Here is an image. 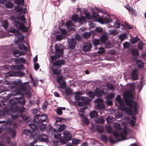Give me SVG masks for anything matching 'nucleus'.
<instances>
[{
  "label": "nucleus",
  "instance_id": "53",
  "mask_svg": "<svg viewBox=\"0 0 146 146\" xmlns=\"http://www.w3.org/2000/svg\"><path fill=\"white\" fill-rule=\"evenodd\" d=\"M94 102L98 104H100L104 102L103 100L101 98H97L94 100Z\"/></svg>",
  "mask_w": 146,
  "mask_h": 146
},
{
  "label": "nucleus",
  "instance_id": "63",
  "mask_svg": "<svg viewBox=\"0 0 146 146\" xmlns=\"http://www.w3.org/2000/svg\"><path fill=\"white\" fill-rule=\"evenodd\" d=\"M66 82L65 81L63 82L59 83L60 86V87L61 89H64L66 87Z\"/></svg>",
  "mask_w": 146,
  "mask_h": 146
},
{
  "label": "nucleus",
  "instance_id": "55",
  "mask_svg": "<svg viewBox=\"0 0 146 146\" xmlns=\"http://www.w3.org/2000/svg\"><path fill=\"white\" fill-rule=\"evenodd\" d=\"M127 35L125 34H121L119 36V39L121 40V42L126 38Z\"/></svg>",
  "mask_w": 146,
  "mask_h": 146
},
{
  "label": "nucleus",
  "instance_id": "39",
  "mask_svg": "<svg viewBox=\"0 0 146 146\" xmlns=\"http://www.w3.org/2000/svg\"><path fill=\"white\" fill-rule=\"evenodd\" d=\"M15 9L17 12H21L23 13H26V11H23V9L20 7H15Z\"/></svg>",
  "mask_w": 146,
  "mask_h": 146
},
{
  "label": "nucleus",
  "instance_id": "28",
  "mask_svg": "<svg viewBox=\"0 0 146 146\" xmlns=\"http://www.w3.org/2000/svg\"><path fill=\"white\" fill-rule=\"evenodd\" d=\"M15 61L17 63H25L26 62V59L22 57H18L15 59Z\"/></svg>",
  "mask_w": 146,
  "mask_h": 146
},
{
  "label": "nucleus",
  "instance_id": "26",
  "mask_svg": "<svg viewBox=\"0 0 146 146\" xmlns=\"http://www.w3.org/2000/svg\"><path fill=\"white\" fill-rule=\"evenodd\" d=\"M23 13L21 12L17 15V18L19 20H21L22 21H24L26 20L24 15L22 14Z\"/></svg>",
  "mask_w": 146,
  "mask_h": 146
},
{
  "label": "nucleus",
  "instance_id": "35",
  "mask_svg": "<svg viewBox=\"0 0 146 146\" xmlns=\"http://www.w3.org/2000/svg\"><path fill=\"white\" fill-rule=\"evenodd\" d=\"M95 90V96H96L98 98L101 97L102 96V93L100 90L98 88H96Z\"/></svg>",
  "mask_w": 146,
  "mask_h": 146
},
{
  "label": "nucleus",
  "instance_id": "38",
  "mask_svg": "<svg viewBox=\"0 0 146 146\" xmlns=\"http://www.w3.org/2000/svg\"><path fill=\"white\" fill-rule=\"evenodd\" d=\"M66 126L64 124H62L59 126L58 131H57L58 134H59L60 133H61V132L64 130Z\"/></svg>",
  "mask_w": 146,
  "mask_h": 146
},
{
  "label": "nucleus",
  "instance_id": "30",
  "mask_svg": "<svg viewBox=\"0 0 146 146\" xmlns=\"http://www.w3.org/2000/svg\"><path fill=\"white\" fill-rule=\"evenodd\" d=\"M66 25L68 28L70 30H73V24L71 21H67L66 23Z\"/></svg>",
  "mask_w": 146,
  "mask_h": 146
},
{
  "label": "nucleus",
  "instance_id": "24",
  "mask_svg": "<svg viewBox=\"0 0 146 146\" xmlns=\"http://www.w3.org/2000/svg\"><path fill=\"white\" fill-rule=\"evenodd\" d=\"M137 70L135 69L133 70L132 73V78L134 80H136L138 79V75L137 73Z\"/></svg>",
  "mask_w": 146,
  "mask_h": 146
},
{
  "label": "nucleus",
  "instance_id": "16",
  "mask_svg": "<svg viewBox=\"0 0 146 146\" xmlns=\"http://www.w3.org/2000/svg\"><path fill=\"white\" fill-rule=\"evenodd\" d=\"M62 45L60 44H57L55 45V49L56 52L61 55L63 54L64 52L63 49Z\"/></svg>",
  "mask_w": 146,
  "mask_h": 146
},
{
  "label": "nucleus",
  "instance_id": "36",
  "mask_svg": "<svg viewBox=\"0 0 146 146\" xmlns=\"http://www.w3.org/2000/svg\"><path fill=\"white\" fill-rule=\"evenodd\" d=\"M98 113L96 111H93L90 113V116L92 118H93L97 117Z\"/></svg>",
  "mask_w": 146,
  "mask_h": 146
},
{
  "label": "nucleus",
  "instance_id": "17",
  "mask_svg": "<svg viewBox=\"0 0 146 146\" xmlns=\"http://www.w3.org/2000/svg\"><path fill=\"white\" fill-rule=\"evenodd\" d=\"M34 123H30L29 124V126L30 127V128L32 129L33 133H35V132H37L38 131L36 130L38 129V124L36 122H35L34 121Z\"/></svg>",
  "mask_w": 146,
  "mask_h": 146
},
{
  "label": "nucleus",
  "instance_id": "12",
  "mask_svg": "<svg viewBox=\"0 0 146 146\" xmlns=\"http://www.w3.org/2000/svg\"><path fill=\"white\" fill-rule=\"evenodd\" d=\"M10 113L9 108L5 107L0 110V119L3 118L6 115H9Z\"/></svg>",
  "mask_w": 146,
  "mask_h": 146
},
{
  "label": "nucleus",
  "instance_id": "7",
  "mask_svg": "<svg viewBox=\"0 0 146 146\" xmlns=\"http://www.w3.org/2000/svg\"><path fill=\"white\" fill-rule=\"evenodd\" d=\"M15 100L13 98L12 99L5 100H1L2 103L5 106H9L11 111H15V110H14L13 108L15 105L14 102H15Z\"/></svg>",
  "mask_w": 146,
  "mask_h": 146
},
{
  "label": "nucleus",
  "instance_id": "51",
  "mask_svg": "<svg viewBox=\"0 0 146 146\" xmlns=\"http://www.w3.org/2000/svg\"><path fill=\"white\" fill-rule=\"evenodd\" d=\"M38 128H39L40 130L42 132H44L46 130V127L40 124H38Z\"/></svg>",
  "mask_w": 146,
  "mask_h": 146
},
{
  "label": "nucleus",
  "instance_id": "8",
  "mask_svg": "<svg viewBox=\"0 0 146 146\" xmlns=\"http://www.w3.org/2000/svg\"><path fill=\"white\" fill-rule=\"evenodd\" d=\"M46 120L48 121V117L47 115L45 114H42L41 115L36 114L34 116L33 118V121L36 122H38Z\"/></svg>",
  "mask_w": 146,
  "mask_h": 146
},
{
  "label": "nucleus",
  "instance_id": "1",
  "mask_svg": "<svg viewBox=\"0 0 146 146\" xmlns=\"http://www.w3.org/2000/svg\"><path fill=\"white\" fill-rule=\"evenodd\" d=\"M11 71L7 73V77L17 76L19 77H22L25 75V74L21 70H25V68L23 65H14L11 67Z\"/></svg>",
  "mask_w": 146,
  "mask_h": 146
},
{
  "label": "nucleus",
  "instance_id": "56",
  "mask_svg": "<svg viewBox=\"0 0 146 146\" xmlns=\"http://www.w3.org/2000/svg\"><path fill=\"white\" fill-rule=\"evenodd\" d=\"M106 130L108 133L111 134L113 132L112 128L111 126H107L106 128Z\"/></svg>",
  "mask_w": 146,
  "mask_h": 146
},
{
  "label": "nucleus",
  "instance_id": "14",
  "mask_svg": "<svg viewBox=\"0 0 146 146\" xmlns=\"http://www.w3.org/2000/svg\"><path fill=\"white\" fill-rule=\"evenodd\" d=\"M68 47L71 50L74 49L76 44L75 39L73 38H71L68 40Z\"/></svg>",
  "mask_w": 146,
  "mask_h": 146
},
{
  "label": "nucleus",
  "instance_id": "40",
  "mask_svg": "<svg viewBox=\"0 0 146 146\" xmlns=\"http://www.w3.org/2000/svg\"><path fill=\"white\" fill-rule=\"evenodd\" d=\"M22 94L23 95H25L26 97L28 98H30L32 96L31 93L29 91H26Z\"/></svg>",
  "mask_w": 146,
  "mask_h": 146
},
{
  "label": "nucleus",
  "instance_id": "37",
  "mask_svg": "<svg viewBox=\"0 0 146 146\" xmlns=\"http://www.w3.org/2000/svg\"><path fill=\"white\" fill-rule=\"evenodd\" d=\"M104 121V119L102 117L98 118L95 120V123H103Z\"/></svg>",
  "mask_w": 146,
  "mask_h": 146
},
{
  "label": "nucleus",
  "instance_id": "54",
  "mask_svg": "<svg viewBox=\"0 0 146 146\" xmlns=\"http://www.w3.org/2000/svg\"><path fill=\"white\" fill-rule=\"evenodd\" d=\"M133 95V94L131 91L129 92L126 91L125 93L124 94L125 96H127V98H131L132 97Z\"/></svg>",
  "mask_w": 146,
  "mask_h": 146
},
{
  "label": "nucleus",
  "instance_id": "18",
  "mask_svg": "<svg viewBox=\"0 0 146 146\" xmlns=\"http://www.w3.org/2000/svg\"><path fill=\"white\" fill-rule=\"evenodd\" d=\"M22 95H21V96L19 97H15L14 98L15 100V102H14L15 104H17V103L20 104L21 105H24L26 103L25 100L23 99Z\"/></svg>",
  "mask_w": 146,
  "mask_h": 146
},
{
  "label": "nucleus",
  "instance_id": "34",
  "mask_svg": "<svg viewBox=\"0 0 146 146\" xmlns=\"http://www.w3.org/2000/svg\"><path fill=\"white\" fill-rule=\"evenodd\" d=\"M65 92L66 95L67 96L71 95L73 94L72 91L69 88H66L65 90Z\"/></svg>",
  "mask_w": 146,
  "mask_h": 146
},
{
  "label": "nucleus",
  "instance_id": "20",
  "mask_svg": "<svg viewBox=\"0 0 146 146\" xmlns=\"http://www.w3.org/2000/svg\"><path fill=\"white\" fill-rule=\"evenodd\" d=\"M63 137L65 141H68L72 139V135L68 131H63Z\"/></svg>",
  "mask_w": 146,
  "mask_h": 146
},
{
  "label": "nucleus",
  "instance_id": "61",
  "mask_svg": "<svg viewBox=\"0 0 146 146\" xmlns=\"http://www.w3.org/2000/svg\"><path fill=\"white\" fill-rule=\"evenodd\" d=\"M132 54L133 55L138 56L139 53L137 49H135L132 50Z\"/></svg>",
  "mask_w": 146,
  "mask_h": 146
},
{
  "label": "nucleus",
  "instance_id": "4",
  "mask_svg": "<svg viewBox=\"0 0 146 146\" xmlns=\"http://www.w3.org/2000/svg\"><path fill=\"white\" fill-rule=\"evenodd\" d=\"M95 8L98 12H96L92 9L93 11L92 12V15H90L88 13L84 12V13L85 15L86 18L90 19L98 18L99 17L98 12H101L103 13H105L106 12L105 10L102 9L100 7L95 6Z\"/></svg>",
  "mask_w": 146,
  "mask_h": 146
},
{
  "label": "nucleus",
  "instance_id": "50",
  "mask_svg": "<svg viewBox=\"0 0 146 146\" xmlns=\"http://www.w3.org/2000/svg\"><path fill=\"white\" fill-rule=\"evenodd\" d=\"M88 94L89 96L92 99H94L95 96V92H94L92 91H88Z\"/></svg>",
  "mask_w": 146,
  "mask_h": 146
},
{
  "label": "nucleus",
  "instance_id": "47",
  "mask_svg": "<svg viewBox=\"0 0 146 146\" xmlns=\"http://www.w3.org/2000/svg\"><path fill=\"white\" fill-rule=\"evenodd\" d=\"M81 140L79 139H73L72 140V143L74 145H76L79 143H80Z\"/></svg>",
  "mask_w": 146,
  "mask_h": 146
},
{
  "label": "nucleus",
  "instance_id": "13",
  "mask_svg": "<svg viewBox=\"0 0 146 146\" xmlns=\"http://www.w3.org/2000/svg\"><path fill=\"white\" fill-rule=\"evenodd\" d=\"M15 40H16L15 42L18 45L19 42H21L23 41L24 39V36L22 35L20 32H17V34H15Z\"/></svg>",
  "mask_w": 146,
  "mask_h": 146
},
{
  "label": "nucleus",
  "instance_id": "15",
  "mask_svg": "<svg viewBox=\"0 0 146 146\" xmlns=\"http://www.w3.org/2000/svg\"><path fill=\"white\" fill-rule=\"evenodd\" d=\"M13 109L15 110V111H11L13 113L18 112L22 113L25 110V108L21 106L19 107L17 104H15Z\"/></svg>",
  "mask_w": 146,
  "mask_h": 146
},
{
  "label": "nucleus",
  "instance_id": "62",
  "mask_svg": "<svg viewBox=\"0 0 146 146\" xmlns=\"http://www.w3.org/2000/svg\"><path fill=\"white\" fill-rule=\"evenodd\" d=\"M144 45V44L142 42H139L138 45V48L139 50H142L143 49Z\"/></svg>",
  "mask_w": 146,
  "mask_h": 146
},
{
  "label": "nucleus",
  "instance_id": "46",
  "mask_svg": "<svg viewBox=\"0 0 146 146\" xmlns=\"http://www.w3.org/2000/svg\"><path fill=\"white\" fill-rule=\"evenodd\" d=\"M105 107V105L102 103L98 104L96 105V108L99 110L103 109Z\"/></svg>",
  "mask_w": 146,
  "mask_h": 146
},
{
  "label": "nucleus",
  "instance_id": "57",
  "mask_svg": "<svg viewBox=\"0 0 146 146\" xmlns=\"http://www.w3.org/2000/svg\"><path fill=\"white\" fill-rule=\"evenodd\" d=\"M106 86L108 89L109 90H113L114 89V87L112 84L106 83Z\"/></svg>",
  "mask_w": 146,
  "mask_h": 146
},
{
  "label": "nucleus",
  "instance_id": "5",
  "mask_svg": "<svg viewBox=\"0 0 146 146\" xmlns=\"http://www.w3.org/2000/svg\"><path fill=\"white\" fill-rule=\"evenodd\" d=\"M32 137L34 139L41 142L48 143L49 142V139L48 136L44 133L40 134L38 131L32 134Z\"/></svg>",
  "mask_w": 146,
  "mask_h": 146
},
{
  "label": "nucleus",
  "instance_id": "48",
  "mask_svg": "<svg viewBox=\"0 0 146 146\" xmlns=\"http://www.w3.org/2000/svg\"><path fill=\"white\" fill-rule=\"evenodd\" d=\"M85 21V18L83 16H80L79 17H78V21L79 23L81 24L82 23L84 22Z\"/></svg>",
  "mask_w": 146,
  "mask_h": 146
},
{
  "label": "nucleus",
  "instance_id": "27",
  "mask_svg": "<svg viewBox=\"0 0 146 146\" xmlns=\"http://www.w3.org/2000/svg\"><path fill=\"white\" fill-rule=\"evenodd\" d=\"M22 118L25 120L26 123H29L32 121V118L30 117L25 115H21Z\"/></svg>",
  "mask_w": 146,
  "mask_h": 146
},
{
  "label": "nucleus",
  "instance_id": "58",
  "mask_svg": "<svg viewBox=\"0 0 146 146\" xmlns=\"http://www.w3.org/2000/svg\"><path fill=\"white\" fill-rule=\"evenodd\" d=\"M91 35V33L90 32H86L84 33L83 36L85 38H89Z\"/></svg>",
  "mask_w": 146,
  "mask_h": 146
},
{
  "label": "nucleus",
  "instance_id": "52",
  "mask_svg": "<svg viewBox=\"0 0 146 146\" xmlns=\"http://www.w3.org/2000/svg\"><path fill=\"white\" fill-rule=\"evenodd\" d=\"M115 96V94L112 93H109L106 96V98L107 99H111Z\"/></svg>",
  "mask_w": 146,
  "mask_h": 146
},
{
  "label": "nucleus",
  "instance_id": "33",
  "mask_svg": "<svg viewBox=\"0 0 146 146\" xmlns=\"http://www.w3.org/2000/svg\"><path fill=\"white\" fill-rule=\"evenodd\" d=\"M136 63L138 67L139 68H142L144 66V63L140 60H137Z\"/></svg>",
  "mask_w": 146,
  "mask_h": 146
},
{
  "label": "nucleus",
  "instance_id": "6",
  "mask_svg": "<svg viewBox=\"0 0 146 146\" xmlns=\"http://www.w3.org/2000/svg\"><path fill=\"white\" fill-rule=\"evenodd\" d=\"M81 101L78 102V104L79 106L83 107L82 108H80V111H83L84 110L88 109V106L89 105L91 100L88 98L84 97L83 99L81 100Z\"/></svg>",
  "mask_w": 146,
  "mask_h": 146
},
{
  "label": "nucleus",
  "instance_id": "45",
  "mask_svg": "<svg viewBox=\"0 0 146 146\" xmlns=\"http://www.w3.org/2000/svg\"><path fill=\"white\" fill-rule=\"evenodd\" d=\"M92 43L95 46H98L100 43V40L99 39H95L93 40Z\"/></svg>",
  "mask_w": 146,
  "mask_h": 146
},
{
  "label": "nucleus",
  "instance_id": "49",
  "mask_svg": "<svg viewBox=\"0 0 146 146\" xmlns=\"http://www.w3.org/2000/svg\"><path fill=\"white\" fill-rule=\"evenodd\" d=\"M103 44H105V47L107 49L111 48H112V45L111 42H110L107 41L105 42V43H103Z\"/></svg>",
  "mask_w": 146,
  "mask_h": 146
},
{
  "label": "nucleus",
  "instance_id": "29",
  "mask_svg": "<svg viewBox=\"0 0 146 146\" xmlns=\"http://www.w3.org/2000/svg\"><path fill=\"white\" fill-rule=\"evenodd\" d=\"M56 131L55 129L52 127L49 126L47 129V132L52 134L56 133Z\"/></svg>",
  "mask_w": 146,
  "mask_h": 146
},
{
  "label": "nucleus",
  "instance_id": "42",
  "mask_svg": "<svg viewBox=\"0 0 146 146\" xmlns=\"http://www.w3.org/2000/svg\"><path fill=\"white\" fill-rule=\"evenodd\" d=\"M139 40V38L137 37H136L131 38L130 41L132 44H134L137 42Z\"/></svg>",
  "mask_w": 146,
  "mask_h": 146
},
{
  "label": "nucleus",
  "instance_id": "11",
  "mask_svg": "<svg viewBox=\"0 0 146 146\" xmlns=\"http://www.w3.org/2000/svg\"><path fill=\"white\" fill-rule=\"evenodd\" d=\"M98 22L102 24H106L108 23L111 22V19L110 16L108 15L105 16L101 19Z\"/></svg>",
  "mask_w": 146,
  "mask_h": 146
},
{
  "label": "nucleus",
  "instance_id": "9",
  "mask_svg": "<svg viewBox=\"0 0 146 146\" xmlns=\"http://www.w3.org/2000/svg\"><path fill=\"white\" fill-rule=\"evenodd\" d=\"M130 130L127 128H125L120 131L119 134V141L126 139V135L129 133Z\"/></svg>",
  "mask_w": 146,
  "mask_h": 146
},
{
  "label": "nucleus",
  "instance_id": "19",
  "mask_svg": "<svg viewBox=\"0 0 146 146\" xmlns=\"http://www.w3.org/2000/svg\"><path fill=\"white\" fill-rule=\"evenodd\" d=\"M92 47V45L89 42H86L84 43L83 47V50L85 52L90 51Z\"/></svg>",
  "mask_w": 146,
  "mask_h": 146
},
{
  "label": "nucleus",
  "instance_id": "60",
  "mask_svg": "<svg viewBox=\"0 0 146 146\" xmlns=\"http://www.w3.org/2000/svg\"><path fill=\"white\" fill-rule=\"evenodd\" d=\"M31 130L29 129H25L23 130L22 132L23 133V135H28V134L31 133Z\"/></svg>",
  "mask_w": 146,
  "mask_h": 146
},
{
  "label": "nucleus",
  "instance_id": "10",
  "mask_svg": "<svg viewBox=\"0 0 146 146\" xmlns=\"http://www.w3.org/2000/svg\"><path fill=\"white\" fill-rule=\"evenodd\" d=\"M14 25L16 28L23 32H27L28 31V28L25 26L22 23L16 21L15 22Z\"/></svg>",
  "mask_w": 146,
  "mask_h": 146
},
{
  "label": "nucleus",
  "instance_id": "44",
  "mask_svg": "<svg viewBox=\"0 0 146 146\" xmlns=\"http://www.w3.org/2000/svg\"><path fill=\"white\" fill-rule=\"evenodd\" d=\"M22 83L21 80L20 79H18L15 80L13 82V84L15 86H19L21 85Z\"/></svg>",
  "mask_w": 146,
  "mask_h": 146
},
{
  "label": "nucleus",
  "instance_id": "25",
  "mask_svg": "<svg viewBox=\"0 0 146 146\" xmlns=\"http://www.w3.org/2000/svg\"><path fill=\"white\" fill-rule=\"evenodd\" d=\"M11 120L10 119H8L7 121L0 120V127H2L3 126L8 124L9 123H11Z\"/></svg>",
  "mask_w": 146,
  "mask_h": 146
},
{
  "label": "nucleus",
  "instance_id": "22",
  "mask_svg": "<svg viewBox=\"0 0 146 146\" xmlns=\"http://www.w3.org/2000/svg\"><path fill=\"white\" fill-rule=\"evenodd\" d=\"M108 37V34L107 33H105L101 36L100 39L102 43L103 44L105 43V42L108 41L107 40Z\"/></svg>",
  "mask_w": 146,
  "mask_h": 146
},
{
  "label": "nucleus",
  "instance_id": "3",
  "mask_svg": "<svg viewBox=\"0 0 146 146\" xmlns=\"http://www.w3.org/2000/svg\"><path fill=\"white\" fill-rule=\"evenodd\" d=\"M64 62L65 61L63 60H59L52 63L51 69L53 74L58 75L61 72V70L60 68Z\"/></svg>",
  "mask_w": 146,
  "mask_h": 146
},
{
  "label": "nucleus",
  "instance_id": "23",
  "mask_svg": "<svg viewBox=\"0 0 146 146\" xmlns=\"http://www.w3.org/2000/svg\"><path fill=\"white\" fill-rule=\"evenodd\" d=\"M108 27L109 28H111L112 29H109V30L111 35H115L118 34V32L115 30V27L114 26L108 25Z\"/></svg>",
  "mask_w": 146,
  "mask_h": 146
},
{
  "label": "nucleus",
  "instance_id": "2",
  "mask_svg": "<svg viewBox=\"0 0 146 146\" xmlns=\"http://www.w3.org/2000/svg\"><path fill=\"white\" fill-rule=\"evenodd\" d=\"M125 101L127 105L130 107V108H125V110L129 114L132 113L133 111L136 112L137 110V104L136 102L133 101L132 100L128 98L125 100Z\"/></svg>",
  "mask_w": 146,
  "mask_h": 146
},
{
  "label": "nucleus",
  "instance_id": "21",
  "mask_svg": "<svg viewBox=\"0 0 146 146\" xmlns=\"http://www.w3.org/2000/svg\"><path fill=\"white\" fill-rule=\"evenodd\" d=\"M28 82H25L22 83L21 85L19 86V90L23 93L25 92L27 89Z\"/></svg>",
  "mask_w": 146,
  "mask_h": 146
},
{
  "label": "nucleus",
  "instance_id": "41",
  "mask_svg": "<svg viewBox=\"0 0 146 146\" xmlns=\"http://www.w3.org/2000/svg\"><path fill=\"white\" fill-rule=\"evenodd\" d=\"M1 25L5 29H7L9 25L8 22L7 20H3L1 22Z\"/></svg>",
  "mask_w": 146,
  "mask_h": 146
},
{
  "label": "nucleus",
  "instance_id": "31",
  "mask_svg": "<svg viewBox=\"0 0 146 146\" xmlns=\"http://www.w3.org/2000/svg\"><path fill=\"white\" fill-rule=\"evenodd\" d=\"M12 52L13 55L16 57L19 56L21 55V52L17 50H12Z\"/></svg>",
  "mask_w": 146,
  "mask_h": 146
},
{
  "label": "nucleus",
  "instance_id": "32",
  "mask_svg": "<svg viewBox=\"0 0 146 146\" xmlns=\"http://www.w3.org/2000/svg\"><path fill=\"white\" fill-rule=\"evenodd\" d=\"M19 49L21 50H23L27 52L28 50V48L23 44H20L18 45Z\"/></svg>",
  "mask_w": 146,
  "mask_h": 146
},
{
  "label": "nucleus",
  "instance_id": "64",
  "mask_svg": "<svg viewBox=\"0 0 146 146\" xmlns=\"http://www.w3.org/2000/svg\"><path fill=\"white\" fill-rule=\"evenodd\" d=\"M75 38L76 40L78 41L81 40L82 39L81 36L78 33L75 34Z\"/></svg>",
  "mask_w": 146,
  "mask_h": 146
},
{
  "label": "nucleus",
  "instance_id": "43",
  "mask_svg": "<svg viewBox=\"0 0 146 146\" xmlns=\"http://www.w3.org/2000/svg\"><path fill=\"white\" fill-rule=\"evenodd\" d=\"M78 15L76 14H74L72 17V20L75 22H78Z\"/></svg>",
  "mask_w": 146,
  "mask_h": 146
},
{
  "label": "nucleus",
  "instance_id": "59",
  "mask_svg": "<svg viewBox=\"0 0 146 146\" xmlns=\"http://www.w3.org/2000/svg\"><path fill=\"white\" fill-rule=\"evenodd\" d=\"M13 5V4L12 2H9L6 4V7L7 8H12Z\"/></svg>",
  "mask_w": 146,
  "mask_h": 146
}]
</instances>
